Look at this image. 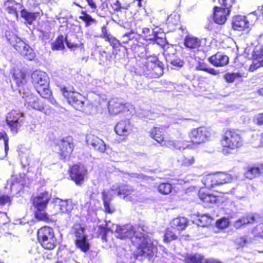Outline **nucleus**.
<instances>
[{"instance_id": "obj_1", "label": "nucleus", "mask_w": 263, "mask_h": 263, "mask_svg": "<svg viewBox=\"0 0 263 263\" xmlns=\"http://www.w3.org/2000/svg\"><path fill=\"white\" fill-rule=\"evenodd\" d=\"M132 242L137 247V256L150 258L157 252L158 241L145 236L143 233H136V236L132 239Z\"/></svg>"}, {"instance_id": "obj_2", "label": "nucleus", "mask_w": 263, "mask_h": 263, "mask_svg": "<svg viewBox=\"0 0 263 263\" xmlns=\"http://www.w3.org/2000/svg\"><path fill=\"white\" fill-rule=\"evenodd\" d=\"M110 222H107L105 227H99V230L102 234L101 238L102 240L106 241V236L107 231H110L114 232L117 238L124 239L126 238L132 239L136 236V233H141L139 232H135L133 226L129 224L124 225L122 226H118L115 224H112L110 226Z\"/></svg>"}, {"instance_id": "obj_3", "label": "nucleus", "mask_w": 263, "mask_h": 263, "mask_svg": "<svg viewBox=\"0 0 263 263\" xmlns=\"http://www.w3.org/2000/svg\"><path fill=\"white\" fill-rule=\"evenodd\" d=\"M112 192L114 194H117L118 196H123V198L127 200H131V195L134 191L132 186L128 185H119L118 184H115L111 186L109 191L103 192L102 196L104 202V206L105 211L111 213L114 210L110 208L109 202L112 199L113 195L111 193Z\"/></svg>"}, {"instance_id": "obj_4", "label": "nucleus", "mask_w": 263, "mask_h": 263, "mask_svg": "<svg viewBox=\"0 0 263 263\" xmlns=\"http://www.w3.org/2000/svg\"><path fill=\"white\" fill-rule=\"evenodd\" d=\"M31 78L37 92L42 98H49L51 93L49 89V79L48 74L45 72L36 70L32 73Z\"/></svg>"}, {"instance_id": "obj_5", "label": "nucleus", "mask_w": 263, "mask_h": 263, "mask_svg": "<svg viewBox=\"0 0 263 263\" xmlns=\"http://www.w3.org/2000/svg\"><path fill=\"white\" fill-rule=\"evenodd\" d=\"M221 143L223 147V153L228 154L231 153V151L241 147L243 144V140L237 131L230 130L224 133Z\"/></svg>"}, {"instance_id": "obj_6", "label": "nucleus", "mask_w": 263, "mask_h": 263, "mask_svg": "<svg viewBox=\"0 0 263 263\" xmlns=\"http://www.w3.org/2000/svg\"><path fill=\"white\" fill-rule=\"evenodd\" d=\"M37 239L42 246L47 250H52L57 246V241L53 229L44 227L38 230Z\"/></svg>"}, {"instance_id": "obj_7", "label": "nucleus", "mask_w": 263, "mask_h": 263, "mask_svg": "<svg viewBox=\"0 0 263 263\" xmlns=\"http://www.w3.org/2000/svg\"><path fill=\"white\" fill-rule=\"evenodd\" d=\"M71 234L75 237L77 248L83 252H87L89 249L90 245L85 234V228L80 224H74L71 229Z\"/></svg>"}, {"instance_id": "obj_8", "label": "nucleus", "mask_w": 263, "mask_h": 263, "mask_svg": "<svg viewBox=\"0 0 263 263\" xmlns=\"http://www.w3.org/2000/svg\"><path fill=\"white\" fill-rule=\"evenodd\" d=\"M211 135V131L203 127L194 128L189 133L190 142L195 146L205 143L210 139Z\"/></svg>"}, {"instance_id": "obj_9", "label": "nucleus", "mask_w": 263, "mask_h": 263, "mask_svg": "<svg viewBox=\"0 0 263 263\" xmlns=\"http://www.w3.org/2000/svg\"><path fill=\"white\" fill-rule=\"evenodd\" d=\"M25 120L24 114L17 110H12L7 115L6 122L12 132L17 133Z\"/></svg>"}, {"instance_id": "obj_10", "label": "nucleus", "mask_w": 263, "mask_h": 263, "mask_svg": "<svg viewBox=\"0 0 263 263\" xmlns=\"http://www.w3.org/2000/svg\"><path fill=\"white\" fill-rule=\"evenodd\" d=\"M64 96L67 98L68 102L76 109H82L84 101V98L79 93L73 91L68 92L66 88L62 90Z\"/></svg>"}, {"instance_id": "obj_11", "label": "nucleus", "mask_w": 263, "mask_h": 263, "mask_svg": "<svg viewBox=\"0 0 263 263\" xmlns=\"http://www.w3.org/2000/svg\"><path fill=\"white\" fill-rule=\"evenodd\" d=\"M22 98L24 100L25 105L27 108H32L39 111H42L44 109V103L29 91L23 92Z\"/></svg>"}, {"instance_id": "obj_12", "label": "nucleus", "mask_w": 263, "mask_h": 263, "mask_svg": "<svg viewBox=\"0 0 263 263\" xmlns=\"http://www.w3.org/2000/svg\"><path fill=\"white\" fill-rule=\"evenodd\" d=\"M52 204L54 209V213H70L74 208V204L70 200H62L59 198L53 199Z\"/></svg>"}, {"instance_id": "obj_13", "label": "nucleus", "mask_w": 263, "mask_h": 263, "mask_svg": "<svg viewBox=\"0 0 263 263\" xmlns=\"http://www.w3.org/2000/svg\"><path fill=\"white\" fill-rule=\"evenodd\" d=\"M87 173V170L84 166L74 165L71 168L70 176L77 185H81L84 182Z\"/></svg>"}, {"instance_id": "obj_14", "label": "nucleus", "mask_w": 263, "mask_h": 263, "mask_svg": "<svg viewBox=\"0 0 263 263\" xmlns=\"http://www.w3.org/2000/svg\"><path fill=\"white\" fill-rule=\"evenodd\" d=\"M234 0H218L221 7H214L213 16H228L230 14Z\"/></svg>"}, {"instance_id": "obj_15", "label": "nucleus", "mask_w": 263, "mask_h": 263, "mask_svg": "<svg viewBox=\"0 0 263 263\" xmlns=\"http://www.w3.org/2000/svg\"><path fill=\"white\" fill-rule=\"evenodd\" d=\"M14 48L26 59L31 61L35 57L32 49L23 40H21L14 45Z\"/></svg>"}, {"instance_id": "obj_16", "label": "nucleus", "mask_w": 263, "mask_h": 263, "mask_svg": "<svg viewBox=\"0 0 263 263\" xmlns=\"http://www.w3.org/2000/svg\"><path fill=\"white\" fill-rule=\"evenodd\" d=\"M86 142L88 145L92 146L93 148L100 153H104L106 149V145L104 141L93 135H88L86 137Z\"/></svg>"}, {"instance_id": "obj_17", "label": "nucleus", "mask_w": 263, "mask_h": 263, "mask_svg": "<svg viewBox=\"0 0 263 263\" xmlns=\"http://www.w3.org/2000/svg\"><path fill=\"white\" fill-rule=\"evenodd\" d=\"M6 5V10L10 15L18 16V11H20L21 16H30L29 13L23 8V5L20 3L11 1L7 2Z\"/></svg>"}, {"instance_id": "obj_18", "label": "nucleus", "mask_w": 263, "mask_h": 263, "mask_svg": "<svg viewBox=\"0 0 263 263\" xmlns=\"http://www.w3.org/2000/svg\"><path fill=\"white\" fill-rule=\"evenodd\" d=\"M51 198L48 192L40 194L33 199V204L37 211H44Z\"/></svg>"}, {"instance_id": "obj_19", "label": "nucleus", "mask_w": 263, "mask_h": 263, "mask_svg": "<svg viewBox=\"0 0 263 263\" xmlns=\"http://www.w3.org/2000/svg\"><path fill=\"white\" fill-rule=\"evenodd\" d=\"M60 148V154L63 156L64 158L69 156L72 153L73 148V144L70 138H67L63 139L59 143Z\"/></svg>"}, {"instance_id": "obj_20", "label": "nucleus", "mask_w": 263, "mask_h": 263, "mask_svg": "<svg viewBox=\"0 0 263 263\" xmlns=\"http://www.w3.org/2000/svg\"><path fill=\"white\" fill-rule=\"evenodd\" d=\"M211 64L216 67H222L228 64L229 58L220 52H217L209 59Z\"/></svg>"}, {"instance_id": "obj_21", "label": "nucleus", "mask_w": 263, "mask_h": 263, "mask_svg": "<svg viewBox=\"0 0 263 263\" xmlns=\"http://www.w3.org/2000/svg\"><path fill=\"white\" fill-rule=\"evenodd\" d=\"M116 133L120 136L128 135L131 130L130 122L128 120H122L118 122L115 128Z\"/></svg>"}, {"instance_id": "obj_22", "label": "nucleus", "mask_w": 263, "mask_h": 263, "mask_svg": "<svg viewBox=\"0 0 263 263\" xmlns=\"http://www.w3.org/2000/svg\"><path fill=\"white\" fill-rule=\"evenodd\" d=\"M108 107L110 114L116 115L122 111L124 104L120 99L114 98L109 101Z\"/></svg>"}, {"instance_id": "obj_23", "label": "nucleus", "mask_w": 263, "mask_h": 263, "mask_svg": "<svg viewBox=\"0 0 263 263\" xmlns=\"http://www.w3.org/2000/svg\"><path fill=\"white\" fill-rule=\"evenodd\" d=\"M232 21V27L234 30L242 31L249 26V22L246 19V17H233Z\"/></svg>"}, {"instance_id": "obj_24", "label": "nucleus", "mask_w": 263, "mask_h": 263, "mask_svg": "<svg viewBox=\"0 0 263 263\" xmlns=\"http://www.w3.org/2000/svg\"><path fill=\"white\" fill-rule=\"evenodd\" d=\"M165 144L168 147L179 151L183 150L186 148L192 147L190 144H186L185 141L181 140H174L166 141Z\"/></svg>"}, {"instance_id": "obj_25", "label": "nucleus", "mask_w": 263, "mask_h": 263, "mask_svg": "<svg viewBox=\"0 0 263 263\" xmlns=\"http://www.w3.org/2000/svg\"><path fill=\"white\" fill-rule=\"evenodd\" d=\"M148 66H150L153 71L152 74L155 77H159L163 74V67L162 62L155 60L154 62L148 63Z\"/></svg>"}, {"instance_id": "obj_26", "label": "nucleus", "mask_w": 263, "mask_h": 263, "mask_svg": "<svg viewBox=\"0 0 263 263\" xmlns=\"http://www.w3.org/2000/svg\"><path fill=\"white\" fill-rule=\"evenodd\" d=\"M254 221V215L252 214H249L237 220L234 223V227L236 229H239L243 226L252 223Z\"/></svg>"}, {"instance_id": "obj_27", "label": "nucleus", "mask_w": 263, "mask_h": 263, "mask_svg": "<svg viewBox=\"0 0 263 263\" xmlns=\"http://www.w3.org/2000/svg\"><path fill=\"white\" fill-rule=\"evenodd\" d=\"M187 220L183 217H179L174 218L171 222L172 228L178 230H183L187 226Z\"/></svg>"}, {"instance_id": "obj_28", "label": "nucleus", "mask_w": 263, "mask_h": 263, "mask_svg": "<svg viewBox=\"0 0 263 263\" xmlns=\"http://www.w3.org/2000/svg\"><path fill=\"white\" fill-rule=\"evenodd\" d=\"M202 182L208 189L213 188L214 186L218 185L215 174L204 176L202 179Z\"/></svg>"}, {"instance_id": "obj_29", "label": "nucleus", "mask_w": 263, "mask_h": 263, "mask_svg": "<svg viewBox=\"0 0 263 263\" xmlns=\"http://www.w3.org/2000/svg\"><path fill=\"white\" fill-rule=\"evenodd\" d=\"M177 162L181 166L187 167L194 163L195 158L193 156L182 155L179 157Z\"/></svg>"}, {"instance_id": "obj_30", "label": "nucleus", "mask_w": 263, "mask_h": 263, "mask_svg": "<svg viewBox=\"0 0 263 263\" xmlns=\"http://www.w3.org/2000/svg\"><path fill=\"white\" fill-rule=\"evenodd\" d=\"M184 44L187 48H197L200 46V41L197 37L188 36L185 37Z\"/></svg>"}, {"instance_id": "obj_31", "label": "nucleus", "mask_w": 263, "mask_h": 263, "mask_svg": "<svg viewBox=\"0 0 263 263\" xmlns=\"http://www.w3.org/2000/svg\"><path fill=\"white\" fill-rule=\"evenodd\" d=\"M13 78L14 81L18 86L26 82L25 74L20 69H14Z\"/></svg>"}, {"instance_id": "obj_32", "label": "nucleus", "mask_w": 263, "mask_h": 263, "mask_svg": "<svg viewBox=\"0 0 263 263\" xmlns=\"http://www.w3.org/2000/svg\"><path fill=\"white\" fill-rule=\"evenodd\" d=\"M215 175L218 185L231 182L233 179L231 175L226 173L220 172L215 174Z\"/></svg>"}, {"instance_id": "obj_33", "label": "nucleus", "mask_w": 263, "mask_h": 263, "mask_svg": "<svg viewBox=\"0 0 263 263\" xmlns=\"http://www.w3.org/2000/svg\"><path fill=\"white\" fill-rule=\"evenodd\" d=\"M150 135L153 139L158 143H161L163 141V131L160 127H154L150 131Z\"/></svg>"}, {"instance_id": "obj_34", "label": "nucleus", "mask_w": 263, "mask_h": 263, "mask_svg": "<svg viewBox=\"0 0 263 263\" xmlns=\"http://www.w3.org/2000/svg\"><path fill=\"white\" fill-rule=\"evenodd\" d=\"M260 167L253 166L248 168L247 172L245 173L246 177L252 179L259 176L262 173L261 169L263 167V165H261Z\"/></svg>"}, {"instance_id": "obj_35", "label": "nucleus", "mask_w": 263, "mask_h": 263, "mask_svg": "<svg viewBox=\"0 0 263 263\" xmlns=\"http://www.w3.org/2000/svg\"><path fill=\"white\" fill-rule=\"evenodd\" d=\"M203 259V256L199 254L187 255L185 259V263H201Z\"/></svg>"}, {"instance_id": "obj_36", "label": "nucleus", "mask_w": 263, "mask_h": 263, "mask_svg": "<svg viewBox=\"0 0 263 263\" xmlns=\"http://www.w3.org/2000/svg\"><path fill=\"white\" fill-rule=\"evenodd\" d=\"M101 37L106 39V41H108L111 45H116L118 43V41L114 36L107 33L106 28L105 26L102 27Z\"/></svg>"}, {"instance_id": "obj_37", "label": "nucleus", "mask_w": 263, "mask_h": 263, "mask_svg": "<svg viewBox=\"0 0 263 263\" xmlns=\"http://www.w3.org/2000/svg\"><path fill=\"white\" fill-rule=\"evenodd\" d=\"M142 32L147 40L156 41L157 42L158 40L159 39L157 36L156 33L153 30H151L148 28H144Z\"/></svg>"}, {"instance_id": "obj_38", "label": "nucleus", "mask_w": 263, "mask_h": 263, "mask_svg": "<svg viewBox=\"0 0 263 263\" xmlns=\"http://www.w3.org/2000/svg\"><path fill=\"white\" fill-rule=\"evenodd\" d=\"M5 36L8 41L14 47L17 42H18L21 39L18 37L13 32L10 31H6Z\"/></svg>"}, {"instance_id": "obj_39", "label": "nucleus", "mask_w": 263, "mask_h": 263, "mask_svg": "<svg viewBox=\"0 0 263 263\" xmlns=\"http://www.w3.org/2000/svg\"><path fill=\"white\" fill-rule=\"evenodd\" d=\"M254 61L253 64L250 67V70L253 71L260 66H263V59H261V57H260L259 55L256 54L254 55Z\"/></svg>"}, {"instance_id": "obj_40", "label": "nucleus", "mask_w": 263, "mask_h": 263, "mask_svg": "<svg viewBox=\"0 0 263 263\" xmlns=\"http://www.w3.org/2000/svg\"><path fill=\"white\" fill-rule=\"evenodd\" d=\"M198 221V225L204 227L211 224L212 218L207 214H203L199 217Z\"/></svg>"}, {"instance_id": "obj_41", "label": "nucleus", "mask_w": 263, "mask_h": 263, "mask_svg": "<svg viewBox=\"0 0 263 263\" xmlns=\"http://www.w3.org/2000/svg\"><path fill=\"white\" fill-rule=\"evenodd\" d=\"M158 190L161 194L167 195L171 193L172 190V186L170 183H163L159 185Z\"/></svg>"}, {"instance_id": "obj_42", "label": "nucleus", "mask_w": 263, "mask_h": 263, "mask_svg": "<svg viewBox=\"0 0 263 263\" xmlns=\"http://www.w3.org/2000/svg\"><path fill=\"white\" fill-rule=\"evenodd\" d=\"M64 38L63 35L59 36L56 41L53 43L52 49L53 50H62L64 48Z\"/></svg>"}, {"instance_id": "obj_43", "label": "nucleus", "mask_w": 263, "mask_h": 263, "mask_svg": "<svg viewBox=\"0 0 263 263\" xmlns=\"http://www.w3.org/2000/svg\"><path fill=\"white\" fill-rule=\"evenodd\" d=\"M117 19H112L115 22H118V24L124 28L130 29L132 26L133 22L132 21L127 20V17H123L122 19L118 20L119 17H116Z\"/></svg>"}, {"instance_id": "obj_44", "label": "nucleus", "mask_w": 263, "mask_h": 263, "mask_svg": "<svg viewBox=\"0 0 263 263\" xmlns=\"http://www.w3.org/2000/svg\"><path fill=\"white\" fill-rule=\"evenodd\" d=\"M242 77L243 76L239 72L227 73L224 75V79L228 82L232 83Z\"/></svg>"}, {"instance_id": "obj_45", "label": "nucleus", "mask_w": 263, "mask_h": 263, "mask_svg": "<svg viewBox=\"0 0 263 263\" xmlns=\"http://www.w3.org/2000/svg\"><path fill=\"white\" fill-rule=\"evenodd\" d=\"M3 139L4 141V144L5 146V155L4 157H6L7 155V153L9 151V146H8V138L7 135L5 133V132H1L0 133V140Z\"/></svg>"}, {"instance_id": "obj_46", "label": "nucleus", "mask_w": 263, "mask_h": 263, "mask_svg": "<svg viewBox=\"0 0 263 263\" xmlns=\"http://www.w3.org/2000/svg\"><path fill=\"white\" fill-rule=\"evenodd\" d=\"M229 225V220L227 218H223L217 220L216 222L217 227L221 229H226Z\"/></svg>"}, {"instance_id": "obj_47", "label": "nucleus", "mask_w": 263, "mask_h": 263, "mask_svg": "<svg viewBox=\"0 0 263 263\" xmlns=\"http://www.w3.org/2000/svg\"><path fill=\"white\" fill-rule=\"evenodd\" d=\"M176 235L170 230H167L164 235V241L168 242L177 239Z\"/></svg>"}, {"instance_id": "obj_48", "label": "nucleus", "mask_w": 263, "mask_h": 263, "mask_svg": "<svg viewBox=\"0 0 263 263\" xmlns=\"http://www.w3.org/2000/svg\"><path fill=\"white\" fill-rule=\"evenodd\" d=\"M113 6L115 10H120L121 9H126L128 7V5L127 4H123L119 0H116L113 4Z\"/></svg>"}, {"instance_id": "obj_49", "label": "nucleus", "mask_w": 263, "mask_h": 263, "mask_svg": "<svg viewBox=\"0 0 263 263\" xmlns=\"http://www.w3.org/2000/svg\"><path fill=\"white\" fill-rule=\"evenodd\" d=\"M44 211H37L35 212V215L36 219L40 220H46L48 219V216Z\"/></svg>"}, {"instance_id": "obj_50", "label": "nucleus", "mask_w": 263, "mask_h": 263, "mask_svg": "<svg viewBox=\"0 0 263 263\" xmlns=\"http://www.w3.org/2000/svg\"><path fill=\"white\" fill-rule=\"evenodd\" d=\"M11 201V198L8 195H2L0 196V204L5 205L7 203H10Z\"/></svg>"}, {"instance_id": "obj_51", "label": "nucleus", "mask_w": 263, "mask_h": 263, "mask_svg": "<svg viewBox=\"0 0 263 263\" xmlns=\"http://www.w3.org/2000/svg\"><path fill=\"white\" fill-rule=\"evenodd\" d=\"M253 233L255 234L256 236L263 238V224L254 229L253 230Z\"/></svg>"}, {"instance_id": "obj_52", "label": "nucleus", "mask_w": 263, "mask_h": 263, "mask_svg": "<svg viewBox=\"0 0 263 263\" xmlns=\"http://www.w3.org/2000/svg\"><path fill=\"white\" fill-rule=\"evenodd\" d=\"M199 196L201 200H202L204 202H209L211 203V200H210L211 194H204L201 192H199Z\"/></svg>"}, {"instance_id": "obj_53", "label": "nucleus", "mask_w": 263, "mask_h": 263, "mask_svg": "<svg viewBox=\"0 0 263 263\" xmlns=\"http://www.w3.org/2000/svg\"><path fill=\"white\" fill-rule=\"evenodd\" d=\"M248 242L247 238L245 236L240 237L236 240V243L240 247L245 246Z\"/></svg>"}, {"instance_id": "obj_54", "label": "nucleus", "mask_w": 263, "mask_h": 263, "mask_svg": "<svg viewBox=\"0 0 263 263\" xmlns=\"http://www.w3.org/2000/svg\"><path fill=\"white\" fill-rule=\"evenodd\" d=\"M171 64L176 67H181L183 65L184 62L180 59H175L171 62Z\"/></svg>"}, {"instance_id": "obj_55", "label": "nucleus", "mask_w": 263, "mask_h": 263, "mask_svg": "<svg viewBox=\"0 0 263 263\" xmlns=\"http://www.w3.org/2000/svg\"><path fill=\"white\" fill-rule=\"evenodd\" d=\"M134 32L133 31H130L124 34L122 38L123 42L127 43L128 40L134 39Z\"/></svg>"}, {"instance_id": "obj_56", "label": "nucleus", "mask_w": 263, "mask_h": 263, "mask_svg": "<svg viewBox=\"0 0 263 263\" xmlns=\"http://www.w3.org/2000/svg\"><path fill=\"white\" fill-rule=\"evenodd\" d=\"M214 23L218 25H222L225 23L227 17H211Z\"/></svg>"}, {"instance_id": "obj_57", "label": "nucleus", "mask_w": 263, "mask_h": 263, "mask_svg": "<svg viewBox=\"0 0 263 263\" xmlns=\"http://www.w3.org/2000/svg\"><path fill=\"white\" fill-rule=\"evenodd\" d=\"M256 122L258 125H263V113L258 114L256 117Z\"/></svg>"}, {"instance_id": "obj_58", "label": "nucleus", "mask_w": 263, "mask_h": 263, "mask_svg": "<svg viewBox=\"0 0 263 263\" xmlns=\"http://www.w3.org/2000/svg\"><path fill=\"white\" fill-rule=\"evenodd\" d=\"M207 68L208 67L206 65L205 63L202 62H199L198 65L196 67V69L197 70H203L205 71H206Z\"/></svg>"}, {"instance_id": "obj_59", "label": "nucleus", "mask_w": 263, "mask_h": 263, "mask_svg": "<svg viewBox=\"0 0 263 263\" xmlns=\"http://www.w3.org/2000/svg\"><path fill=\"white\" fill-rule=\"evenodd\" d=\"M84 22L85 23L86 26L89 25L90 23L94 21V20L92 17H80Z\"/></svg>"}, {"instance_id": "obj_60", "label": "nucleus", "mask_w": 263, "mask_h": 263, "mask_svg": "<svg viewBox=\"0 0 263 263\" xmlns=\"http://www.w3.org/2000/svg\"><path fill=\"white\" fill-rule=\"evenodd\" d=\"M24 19V23H27L29 25L32 24V22L35 20V17H23Z\"/></svg>"}, {"instance_id": "obj_61", "label": "nucleus", "mask_w": 263, "mask_h": 263, "mask_svg": "<svg viewBox=\"0 0 263 263\" xmlns=\"http://www.w3.org/2000/svg\"><path fill=\"white\" fill-rule=\"evenodd\" d=\"M206 71L209 72L210 74H213V75H217V74L219 73V72L218 70H216L214 69L211 68H208Z\"/></svg>"}, {"instance_id": "obj_62", "label": "nucleus", "mask_w": 263, "mask_h": 263, "mask_svg": "<svg viewBox=\"0 0 263 263\" xmlns=\"http://www.w3.org/2000/svg\"><path fill=\"white\" fill-rule=\"evenodd\" d=\"M99 54L100 55V57H102V60H103L104 59H105V60H107V52L104 51V50H100L99 51Z\"/></svg>"}, {"instance_id": "obj_63", "label": "nucleus", "mask_w": 263, "mask_h": 263, "mask_svg": "<svg viewBox=\"0 0 263 263\" xmlns=\"http://www.w3.org/2000/svg\"><path fill=\"white\" fill-rule=\"evenodd\" d=\"M130 177L132 178H137L138 179H144V176L142 174H138L136 173H133L130 175Z\"/></svg>"}, {"instance_id": "obj_64", "label": "nucleus", "mask_w": 263, "mask_h": 263, "mask_svg": "<svg viewBox=\"0 0 263 263\" xmlns=\"http://www.w3.org/2000/svg\"><path fill=\"white\" fill-rule=\"evenodd\" d=\"M86 1L91 8H95L96 7V4L92 0H86Z\"/></svg>"}]
</instances>
